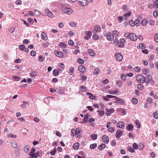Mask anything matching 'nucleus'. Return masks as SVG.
<instances>
[{"instance_id": "dca6fc26", "label": "nucleus", "mask_w": 158, "mask_h": 158, "mask_svg": "<svg viewBox=\"0 0 158 158\" xmlns=\"http://www.w3.org/2000/svg\"><path fill=\"white\" fill-rule=\"evenodd\" d=\"M55 53L56 56L60 58H62L64 56L63 54L60 52L56 51H55Z\"/></svg>"}, {"instance_id": "338daca9", "label": "nucleus", "mask_w": 158, "mask_h": 158, "mask_svg": "<svg viewBox=\"0 0 158 158\" xmlns=\"http://www.w3.org/2000/svg\"><path fill=\"white\" fill-rule=\"evenodd\" d=\"M137 87L139 89L141 90L143 88V85L141 84H139L138 85Z\"/></svg>"}, {"instance_id": "7c9ffc66", "label": "nucleus", "mask_w": 158, "mask_h": 158, "mask_svg": "<svg viewBox=\"0 0 158 158\" xmlns=\"http://www.w3.org/2000/svg\"><path fill=\"white\" fill-rule=\"evenodd\" d=\"M142 71L144 74H148L149 73V71L147 69H142Z\"/></svg>"}, {"instance_id": "f704fd0d", "label": "nucleus", "mask_w": 158, "mask_h": 158, "mask_svg": "<svg viewBox=\"0 0 158 158\" xmlns=\"http://www.w3.org/2000/svg\"><path fill=\"white\" fill-rule=\"evenodd\" d=\"M77 62L80 64H83L84 63V60L80 58H78L77 60Z\"/></svg>"}, {"instance_id": "412c9836", "label": "nucleus", "mask_w": 158, "mask_h": 158, "mask_svg": "<svg viewBox=\"0 0 158 158\" xmlns=\"http://www.w3.org/2000/svg\"><path fill=\"white\" fill-rule=\"evenodd\" d=\"M78 70L82 72H84L85 71V67L82 65L78 67Z\"/></svg>"}, {"instance_id": "c9c22d12", "label": "nucleus", "mask_w": 158, "mask_h": 158, "mask_svg": "<svg viewBox=\"0 0 158 158\" xmlns=\"http://www.w3.org/2000/svg\"><path fill=\"white\" fill-rule=\"evenodd\" d=\"M127 149L128 151L132 153L134 152L135 151L133 148L131 147H128L127 148Z\"/></svg>"}, {"instance_id": "69168bd1", "label": "nucleus", "mask_w": 158, "mask_h": 158, "mask_svg": "<svg viewBox=\"0 0 158 158\" xmlns=\"http://www.w3.org/2000/svg\"><path fill=\"white\" fill-rule=\"evenodd\" d=\"M88 120V117L87 116L85 115V117L83 119V121L85 123H86Z\"/></svg>"}, {"instance_id": "f8f14e48", "label": "nucleus", "mask_w": 158, "mask_h": 158, "mask_svg": "<svg viewBox=\"0 0 158 158\" xmlns=\"http://www.w3.org/2000/svg\"><path fill=\"white\" fill-rule=\"evenodd\" d=\"M115 57L116 60L118 61H120L123 59V56L119 53H116Z\"/></svg>"}, {"instance_id": "6e6d98bb", "label": "nucleus", "mask_w": 158, "mask_h": 158, "mask_svg": "<svg viewBox=\"0 0 158 158\" xmlns=\"http://www.w3.org/2000/svg\"><path fill=\"white\" fill-rule=\"evenodd\" d=\"M154 117L155 119H158V113L154 112L153 114Z\"/></svg>"}, {"instance_id": "1a4fd4ad", "label": "nucleus", "mask_w": 158, "mask_h": 158, "mask_svg": "<svg viewBox=\"0 0 158 158\" xmlns=\"http://www.w3.org/2000/svg\"><path fill=\"white\" fill-rule=\"evenodd\" d=\"M80 4L83 6H85L88 4L87 1L86 0H77Z\"/></svg>"}, {"instance_id": "20e7f679", "label": "nucleus", "mask_w": 158, "mask_h": 158, "mask_svg": "<svg viewBox=\"0 0 158 158\" xmlns=\"http://www.w3.org/2000/svg\"><path fill=\"white\" fill-rule=\"evenodd\" d=\"M85 33L86 34V36L84 37V39L88 40L92 35V32L91 31H85Z\"/></svg>"}, {"instance_id": "9d476101", "label": "nucleus", "mask_w": 158, "mask_h": 158, "mask_svg": "<svg viewBox=\"0 0 158 158\" xmlns=\"http://www.w3.org/2000/svg\"><path fill=\"white\" fill-rule=\"evenodd\" d=\"M41 39L42 40L46 41L48 39L47 35L46 33L44 32H43L41 35Z\"/></svg>"}, {"instance_id": "bf43d9fd", "label": "nucleus", "mask_w": 158, "mask_h": 158, "mask_svg": "<svg viewBox=\"0 0 158 158\" xmlns=\"http://www.w3.org/2000/svg\"><path fill=\"white\" fill-rule=\"evenodd\" d=\"M117 91H114L113 90H109V93L110 94H115L116 93H117Z\"/></svg>"}, {"instance_id": "4c0bfd02", "label": "nucleus", "mask_w": 158, "mask_h": 158, "mask_svg": "<svg viewBox=\"0 0 158 158\" xmlns=\"http://www.w3.org/2000/svg\"><path fill=\"white\" fill-rule=\"evenodd\" d=\"M147 22V20L146 19H143L141 22V24L142 25L144 26L145 25Z\"/></svg>"}, {"instance_id": "423d86ee", "label": "nucleus", "mask_w": 158, "mask_h": 158, "mask_svg": "<svg viewBox=\"0 0 158 158\" xmlns=\"http://www.w3.org/2000/svg\"><path fill=\"white\" fill-rule=\"evenodd\" d=\"M129 39L132 41H135L137 40V37L135 34L132 33Z\"/></svg>"}, {"instance_id": "39448f33", "label": "nucleus", "mask_w": 158, "mask_h": 158, "mask_svg": "<svg viewBox=\"0 0 158 158\" xmlns=\"http://www.w3.org/2000/svg\"><path fill=\"white\" fill-rule=\"evenodd\" d=\"M106 37L107 39L109 41L112 40L114 39V36L113 34L110 32L107 34Z\"/></svg>"}, {"instance_id": "680f3d73", "label": "nucleus", "mask_w": 158, "mask_h": 158, "mask_svg": "<svg viewBox=\"0 0 158 158\" xmlns=\"http://www.w3.org/2000/svg\"><path fill=\"white\" fill-rule=\"evenodd\" d=\"M132 84V82L131 80H129L127 81V85L130 86Z\"/></svg>"}, {"instance_id": "9b49d317", "label": "nucleus", "mask_w": 158, "mask_h": 158, "mask_svg": "<svg viewBox=\"0 0 158 158\" xmlns=\"http://www.w3.org/2000/svg\"><path fill=\"white\" fill-rule=\"evenodd\" d=\"M45 12L46 14V15L50 18H52L53 17L52 13L48 9H46Z\"/></svg>"}, {"instance_id": "a18cd8bd", "label": "nucleus", "mask_w": 158, "mask_h": 158, "mask_svg": "<svg viewBox=\"0 0 158 158\" xmlns=\"http://www.w3.org/2000/svg\"><path fill=\"white\" fill-rule=\"evenodd\" d=\"M98 36L96 34H94L93 35V40H96L98 39Z\"/></svg>"}, {"instance_id": "de8ad7c7", "label": "nucleus", "mask_w": 158, "mask_h": 158, "mask_svg": "<svg viewBox=\"0 0 158 158\" xmlns=\"http://www.w3.org/2000/svg\"><path fill=\"white\" fill-rule=\"evenodd\" d=\"M24 151L26 153H27L29 151V148L28 146H26L23 148Z\"/></svg>"}, {"instance_id": "6e6552de", "label": "nucleus", "mask_w": 158, "mask_h": 158, "mask_svg": "<svg viewBox=\"0 0 158 158\" xmlns=\"http://www.w3.org/2000/svg\"><path fill=\"white\" fill-rule=\"evenodd\" d=\"M106 114L108 116L110 114L113 113L114 111V110L112 108L107 109L106 110Z\"/></svg>"}, {"instance_id": "13d9d810", "label": "nucleus", "mask_w": 158, "mask_h": 158, "mask_svg": "<svg viewBox=\"0 0 158 158\" xmlns=\"http://www.w3.org/2000/svg\"><path fill=\"white\" fill-rule=\"evenodd\" d=\"M96 97L94 95H93V94L91 93L89 96V98L91 99H95Z\"/></svg>"}, {"instance_id": "72a5a7b5", "label": "nucleus", "mask_w": 158, "mask_h": 158, "mask_svg": "<svg viewBox=\"0 0 158 158\" xmlns=\"http://www.w3.org/2000/svg\"><path fill=\"white\" fill-rule=\"evenodd\" d=\"M139 21L138 19H136L134 22L135 25L136 27L139 26Z\"/></svg>"}, {"instance_id": "b1692460", "label": "nucleus", "mask_w": 158, "mask_h": 158, "mask_svg": "<svg viewBox=\"0 0 158 158\" xmlns=\"http://www.w3.org/2000/svg\"><path fill=\"white\" fill-rule=\"evenodd\" d=\"M118 111L120 112L123 115H124L126 114V111L124 109H123L121 108H118Z\"/></svg>"}, {"instance_id": "603ef678", "label": "nucleus", "mask_w": 158, "mask_h": 158, "mask_svg": "<svg viewBox=\"0 0 158 158\" xmlns=\"http://www.w3.org/2000/svg\"><path fill=\"white\" fill-rule=\"evenodd\" d=\"M30 75L31 77H34L36 76V73L34 71L31 72Z\"/></svg>"}, {"instance_id": "09e8293b", "label": "nucleus", "mask_w": 158, "mask_h": 158, "mask_svg": "<svg viewBox=\"0 0 158 158\" xmlns=\"http://www.w3.org/2000/svg\"><path fill=\"white\" fill-rule=\"evenodd\" d=\"M117 85L119 87H121L123 85V83L121 81H118L117 83Z\"/></svg>"}, {"instance_id": "79ce46f5", "label": "nucleus", "mask_w": 158, "mask_h": 158, "mask_svg": "<svg viewBox=\"0 0 158 158\" xmlns=\"http://www.w3.org/2000/svg\"><path fill=\"white\" fill-rule=\"evenodd\" d=\"M75 130L74 129H72L71 131V135L72 136H76L75 134Z\"/></svg>"}, {"instance_id": "8fccbe9b", "label": "nucleus", "mask_w": 158, "mask_h": 158, "mask_svg": "<svg viewBox=\"0 0 158 158\" xmlns=\"http://www.w3.org/2000/svg\"><path fill=\"white\" fill-rule=\"evenodd\" d=\"M28 155L29 156H31L32 158H36V155L35 154L33 153H31V152L28 153Z\"/></svg>"}, {"instance_id": "774afa93", "label": "nucleus", "mask_w": 158, "mask_h": 158, "mask_svg": "<svg viewBox=\"0 0 158 158\" xmlns=\"http://www.w3.org/2000/svg\"><path fill=\"white\" fill-rule=\"evenodd\" d=\"M155 40L156 42L158 43V34L156 35L155 37Z\"/></svg>"}, {"instance_id": "ddd939ff", "label": "nucleus", "mask_w": 158, "mask_h": 158, "mask_svg": "<svg viewBox=\"0 0 158 158\" xmlns=\"http://www.w3.org/2000/svg\"><path fill=\"white\" fill-rule=\"evenodd\" d=\"M75 130V134L77 135V138L80 137V135L79 134L81 131V129L80 128H77Z\"/></svg>"}, {"instance_id": "ea45409f", "label": "nucleus", "mask_w": 158, "mask_h": 158, "mask_svg": "<svg viewBox=\"0 0 158 158\" xmlns=\"http://www.w3.org/2000/svg\"><path fill=\"white\" fill-rule=\"evenodd\" d=\"M25 48V45L23 44L20 45L19 46V48L22 50V51H24V49Z\"/></svg>"}, {"instance_id": "f257e3e1", "label": "nucleus", "mask_w": 158, "mask_h": 158, "mask_svg": "<svg viewBox=\"0 0 158 158\" xmlns=\"http://www.w3.org/2000/svg\"><path fill=\"white\" fill-rule=\"evenodd\" d=\"M136 79L138 81L141 83H148L149 81V80L147 79L146 77L141 75H137L136 76Z\"/></svg>"}, {"instance_id": "2f4dec72", "label": "nucleus", "mask_w": 158, "mask_h": 158, "mask_svg": "<svg viewBox=\"0 0 158 158\" xmlns=\"http://www.w3.org/2000/svg\"><path fill=\"white\" fill-rule=\"evenodd\" d=\"M79 145V143H76L74 144L73 148L75 150H77L78 148Z\"/></svg>"}, {"instance_id": "864d4df0", "label": "nucleus", "mask_w": 158, "mask_h": 158, "mask_svg": "<svg viewBox=\"0 0 158 158\" xmlns=\"http://www.w3.org/2000/svg\"><path fill=\"white\" fill-rule=\"evenodd\" d=\"M133 148L135 149H137L138 148V145L136 143H133L132 144Z\"/></svg>"}, {"instance_id": "5701e85b", "label": "nucleus", "mask_w": 158, "mask_h": 158, "mask_svg": "<svg viewBox=\"0 0 158 158\" xmlns=\"http://www.w3.org/2000/svg\"><path fill=\"white\" fill-rule=\"evenodd\" d=\"M59 46L62 48H65L67 47V45L63 42H60L59 44Z\"/></svg>"}, {"instance_id": "052dcab7", "label": "nucleus", "mask_w": 158, "mask_h": 158, "mask_svg": "<svg viewBox=\"0 0 158 158\" xmlns=\"http://www.w3.org/2000/svg\"><path fill=\"white\" fill-rule=\"evenodd\" d=\"M146 46L144 44L141 43L139 45V47L141 48H145Z\"/></svg>"}, {"instance_id": "e2e57ef3", "label": "nucleus", "mask_w": 158, "mask_h": 158, "mask_svg": "<svg viewBox=\"0 0 158 158\" xmlns=\"http://www.w3.org/2000/svg\"><path fill=\"white\" fill-rule=\"evenodd\" d=\"M108 131L111 133H112L114 131V129L113 127H109L108 128Z\"/></svg>"}, {"instance_id": "c756f323", "label": "nucleus", "mask_w": 158, "mask_h": 158, "mask_svg": "<svg viewBox=\"0 0 158 158\" xmlns=\"http://www.w3.org/2000/svg\"><path fill=\"white\" fill-rule=\"evenodd\" d=\"M80 88L81 91L84 92L87 90L86 87L84 86H81L80 87Z\"/></svg>"}, {"instance_id": "5fc2aeb1", "label": "nucleus", "mask_w": 158, "mask_h": 158, "mask_svg": "<svg viewBox=\"0 0 158 158\" xmlns=\"http://www.w3.org/2000/svg\"><path fill=\"white\" fill-rule=\"evenodd\" d=\"M97 146V144L96 143H94L93 144H91L90 145V148H91V149H94L95 148H96Z\"/></svg>"}, {"instance_id": "6ab92c4d", "label": "nucleus", "mask_w": 158, "mask_h": 158, "mask_svg": "<svg viewBox=\"0 0 158 158\" xmlns=\"http://www.w3.org/2000/svg\"><path fill=\"white\" fill-rule=\"evenodd\" d=\"M134 127L132 124H127L126 126V129L128 131L132 130L133 129Z\"/></svg>"}, {"instance_id": "e433bc0d", "label": "nucleus", "mask_w": 158, "mask_h": 158, "mask_svg": "<svg viewBox=\"0 0 158 158\" xmlns=\"http://www.w3.org/2000/svg\"><path fill=\"white\" fill-rule=\"evenodd\" d=\"M131 35V33L128 32L125 34L124 35L127 39H129Z\"/></svg>"}, {"instance_id": "a211bd4d", "label": "nucleus", "mask_w": 158, "mask_h": 158, "mask_svg": "<svg viewBox=\"0 0 158 158\" xmlns=\"http://www.w3.org/2000/svg\"><path fill=\"white\" fill-rule=\"evenodd\" d=\"M101 30V28L100 26L97 25L95 27L93 31L95 33L98 31H100Z\"/></svg>"}, {"instance_id": "37998d69", "label": "nucleus", "mask_w": 158, "mask_h": 158, "mask_svg": "<svg viewBox=\"0 0 158 158\" xmlns=\"http://www.w3.org/2000/svg\"><path fill=\"white\" fill-rule=\"evenodd\" d=\"M153 7L156 8L158 7V0H157L154 2L153 4Z\"/></svg>"}, {"instance_id": "0e129e2a", "label": "nucleus", "mask_w": 158, "mask_h": 158, "mask_svg": "<svg viewBox=\"0 0 158 158\" xmlns=\"http://www.w3.org/2000/svg\"><path fill=\"white\" fill-rule=\"evenodd\" d=\"M15 3L17 5H20L22 4V2L20 0H17L16 1Z\"/></svg>"}, {"instance_id": "cd10ccee", "label": "nucleus", "mask_w": 158, "mask_h": 158, "mask_svg": "<svg viewBox=\"0 0 158 158\" xmlns=\"http://www.w3.org/2000/svg\"><path fill=\"white\" fill-rule=\"evenodd\" d=\"M90 136L93 140H96L97 138V135L96 134L91 135Z\"/></svg>"}, {"instance_id": "f3484780", "label": "nucleus", "mask_w": 158, "mask_h": 158, "mask_svg": "<svg viewBox=\"0 0 158 158\" xmlns=\"http://www.w3.org/2000/svg\"><path fill=\"white\" fill-rule=\"evenodd\" d=\"M116 126L118 127L123 128L125 126V124L124 123L122 122H120L117 123Z\"/></svg>"}, {"instance_id": "aec40b11", "label": "nucleus", "mask_w": 158, "mask_h": 158, "mask_svg": "<svg viewBox=\"0 0 158 158\" xmlns=\"http://www.w3.org/2000/svg\"><path fill=\"white\" fill-rule=\"evenodd\" d=\"M114 98L116 99L117 102L118 103H124L123 100L120 98H119L117 97H114Z\"/></svg>"}, {"instance_id": "4d7b16f0", "label": "nucleus", "mask_w": 158, "mask_h": 158, "mask_svg": "<svg viewBox=\"0 0 158 158\" xmlns=\"http://www.w3.org/2000/svg\"><path fill=\"white\" fill-rule=\"evenodd\" d=\"M34 14L35 15L39 16L40 14V12L39 11L36 10L34 11Z\"/></svg>"}, {"instance_id": "7ed1b4c3", "label": "nucleus", "mask_w": 158, "mask_h": 158, "mask_svg": "<svg viewBox=\"0 0 158 158\" xmlns=\"http://www.w3.org/2000/svg\"><path fill=\"white\" fill-rule=\"evenodd\" d=\"M125 40L124 38H121L119 42L118 41V46L119 47L122 48L124 46V43Z\"/></svg>"}, {"instance_id": "f03ea898", "label": "nucleus", "mask_w": 158, "mask_h": 158, "mask_svg": "<svg viewBox=\"0 0 158 158\" xmlns=\"http://www.w3.org/2000/svg\"><path fill=\"white\" fill-rule=\"evenodd\" d=\"M62 10L64 13L68 15L72 14L73 12L72 9L69 8H63Z\"/></svg>"}, {"instance_id": "2eb2a0df", "label": "nucleus", "mask_w": 158, "mask_h": 158, "mask_svg": "<svg viewBox=\"0 0 158 158\" xmlns=\"http://www.w3.org/2000/svg\"><path fill=\"white\" fill-rule=\"evenodd\" d=\"M88 52L90 56H95L96 53L94 51L91 49H89L88 50Z\"/></svg>"}, {"instance_id": "0eeeda50", "label": "nucleus", "mask_w": 158, "mask_h": 158, "mask_svg": "<svg viewBox=\"0 0 158 158\" xmlns=\"http://www.w3.org/2000/svg\"><path fill=\"white\" fill-rule=\"evenodd\" d=\"M123 132V131L120 130H118L116 132L115 137L117 138L120 137L122 136Z\"/></svg>"}, {"instance_id": "bb28decb", "label": "nucleus", "mask_w": 158, "mask_h": 158, "mask_svg": "<svg viewBox=\"0 0 158 158\" xmlns=\"http://www.w3.org/2000/svg\"><path fill=\"white\" fill-rule=\"evenodd\" d=\"M100 70L96 68L94 70V73L95 75H97L100 73Z\"/></svg>"}, {"instance_id": "393cba45", "label": "nucleus", "mask_w": 158, "mask_h": 158, "mask_svg": "<svg viewBox=\"0 0 158 158\" xmlns=\"http://www.w3.org/2000/svg\"><path fill=\"white\" fill-rule=\"evenodd\" d=\"M74 69L71 67L69 68L68 73H69L70 75H72L74 73Z\"/></svg>"}, {"instance_id": "a878e982", "label": "nucleus", "mask_w": 158, "mask_h": 158, "mask_svg": "<svg viewBox=\"0 0 158 158\" xmlns=\"http://www.w3.org/2000/svg\"><path fill=\"white\" fill-rule=\"evenodd\" d=\"M106 146V145L103 143L101 144L99 146L98 148L100 150H101L104 149Z\"/></svg>"}, {"instance_id": "58836bf2", "label": "nucleus", "mask_w": 158, "mask_h": 158, "mask_svg": "<svg viewBox=\"0 0 158 158\" xmlns=\"http://www.w3.org/2000/svg\"><path fill=\"white\" fill-rule=\"evenodd\" d=\"M132 102L134 104H136L138 102V100L136 98H133L132 99Z\"/></svg>"}, {"instance_id": "4be33fe9", "label": "nucleus", "mask_w": 158, "mask_h": 158, "mask_svg": "<svg viewBox=\"0 0 158 158\" xmlns=\"http://www.w3.org/2000/svg\"><path fill=\"white\" fill-rule=\"evenodd\" d=\"M131 15V12L130 11H129L128 13H126L124 15V19L125 20H126V19H127V17H129V16H130Z\"/></svg>"}, {"instance_id": "473e14b6", "label": "nucleus", "mask_w": 158, "mask_h": 158, "mask_svg": "<svg viewBox=\"0 0 158 158\" xmlns=\"http://www.w3.org/2000/svg\"><path fill=\"white\" fill-rule=\"evenodd\" d=\"M12 78L14 80L17 81H19L20 80V77L15 76H14L12 77Z\"/></svg>"}, {"instance_id": "3c124183", "label": "nucleus", "mask_w": 158, "mask_h": 158, "mask_svg": "<svg viewBox=\"0 0 158 158\" xmlns=\"http://www.w3.org/2000/svg\"><path fill=\"white\" fill-rule=\"evenodd\" d=\"M12 146L14 148H16L17 147V145L14 141H12L11 142Z\"/></svg>"}, {"instance_id": "49530a36", "label": "nucleus", "mask_w": 158, "mask_h": 158, "mask_svg": "<svg viewBox=\"0 0 158 158\" xmlns=\"http://www.w3.org/2000/svg\"><path fill=\"white\" fill-rule=\"evenodd\" d=\"M8 136L9 137L12 138H16L17 137V136L16 135H14L11 133L9 134Z\"/></svg>"}, {"instance_id": "c85d7f7f", "label": "nucleus", "mask_w": 158, "mask_h": 158, "mask_svg": "<svg viewBox=\"0 0 158 158\" xmlns=\"http://www.w3.org/2000/svg\"><path fill=\"white\" fill-rule=\"evenodd\" d=\"M59 74V71L57 69H55L53 71V74L55 76H57Z\"/></svg>"}, {"instance_id": "4468645a", "label": "nucleus", "mask_w": 158, "mask_h": 158, "mask_svg": "<svg viewBox=\"0 0 158 158\" xmlns=\"http://www.w3.org/2000/svg\"><path fill=\"white\" fill-rule=\"evenodd\" d=\"M102 140L103 142H104L105 143H107L109 142V139L108 137L106 135H103L102 137Z\"/></svg>"}, {"instance_id": "a19ab883", "label": "nucleus", "mask_w": 158, "mask_h": 158, "mask_svg": "<svg viewBox=\"0 0 158 158\" xmlns=\"http://www.w3.org/2000/svg\"><path fill=\"white\" fill-rule=\"evenodd\" d=\"M121 79L122 80L124 81V80H126V78H127V77L125 75V74H122L121 75Z\"/></svg>"}, {"instance_id": "c03bdc74", "label": "nucleus", "mask_w": 158, "mask_h": 158, "mask_svg": "<svg viewBox=\"0 0 158 158\" xmlns=\"http://www.w3.org/2000/svg\"><path fill=\"white\" fill-rule=\"evenodd\" d=\"M56 148H54V150L53 151H52L50 152V153L52 155H54L55 153L56 152Z\"/></svg>"}]
</instances>
